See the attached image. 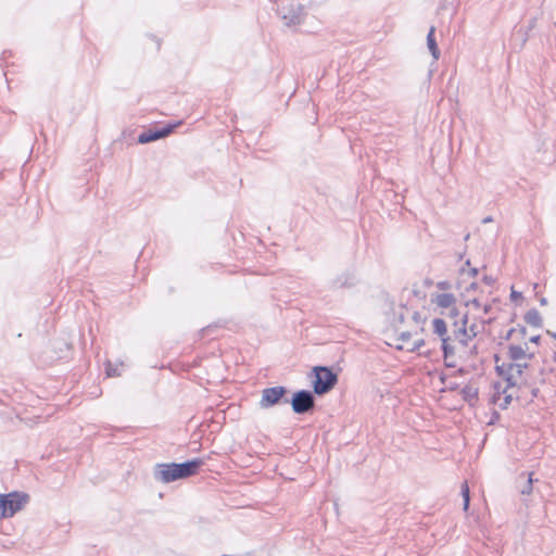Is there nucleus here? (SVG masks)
<instances>
[{
    "label": "nucleus",
    "instance_id": "obj_36",
    "mask_svg": "<svg viewBox=\"0 0 556 556\" xmlns=\"http://www.w3.org/2000/svg\"><path fill=\"white\" fill-rule=\"evenodd\" d=\"M469 275L472 276V277L477 276L478 275V269L477 268H471L469 270Z\"/></svg>",
    "mask_w": 556,
    "mask_h": 556
},
{
    "label": "nucleus",
    "instance_id": "obj_35",
    "mask_svg": "<svg viewBox=\"0 0 556 556\" xmlns=\"http://www.w3.org/2000/svg\"><path fill=\"white\" fill-rule=\"evenodd\" d=\"M471 304H472L473 306H476V307H480V306H481V303L479 302V300H478V299H473V300L471 301Z\"/></svg>",
    "mask_w": 556,
    "mask_h": 556
},
{
    "label": "nucleus",
    "instance_id": "obj_41",
    "mask_svg": "<svg viewBox=\"0 0 556 556\" xmlns=\"http://www.w3.org/2000/svg\"><path fill=\"white\" fill-rule=\"evenodd\" d=\"M476 288H477V283L472 282V283H470V286L468 287L467 290H475Z\"/></svg>",
    "mask_w": 556,
    "mask_h": 556
},
{
    "label": "nucleus",
    "instance_id": "obj_21",
    "mask_svg": "<svg viewBox=\"0 0 556 556\" xmlns=\"http://www.w3.org/2000/svg\"><path fill=\"white\" fill-rule=\"evenodd\" d=\"M533 490V479H532V473H529L528 475V479L525 483V485L522 486V489L520 490L521 494L523 495H529Z\"/></svg>",
    "mask_w": 556,
    "mask_h": 556
},
{
    "label": "nucleus",
    "instance_id": "obj_33",
    "mask_svg": "<svg viewBox=\"0 0 556 556\" xmlns=\"http://www.w3.org/2000/svg\"><path fill=\"white\" fill-rule=\"evenodd\" d=\"M540 340H541L540 336H533L530 338V342H532V343H539Z\"/></svg>",
    "mask_w": 556,
    "mask_h": 556
},
{
    "label": "nucleus",
    "instance_id": "obj_25",
    "mask_svg": "<svg viewBox=\"0 0 556 556\" xmlns=\"http://www.w3.org/2000/svg\"><path fill=\"white\" fill-rule=\"evenodd\" d=\"M437 288L442 291H447L452 288V283L447 280H442L437 283Z\"/></svg>",
    "mask_w": 556,
    "mask_h": 556
},
{
    "label": "nucleus",
    "instance_id": "obj_20",
    "mask_svg": "<svg viewBox=\"0 0 556 556\" xmlns=\"http://www.w3.org/2000/svg\"><path fill=\"white\" fill-rule=\"evenodd\" d=\"M105 371L108 377L121 376L117 365H113L111 362L105 364Z\"/></svg>",
    "mask_w": 556,
    "mask_h": 556
},
{
    "label": "nucleus",
    "instance_id": "obj_47",
    "mask_svg": "<svg viewBox=\"0 0 556 556\" xmlns=\"http://www.w3.org/2000/svg\"><path fill=\"white\" fill-rule=\"evenodd\" d=\"M553 337L556 339V333H553Z\"/></svg>",
    "mask_w": 556,
    "mask_h": 556
},
{
    "label": "nucleus",
    "instance_id": "obj_23",
    "mask_svg": "<svg viewBox=\"0 0 556 556\" xmlns=\"http://www.w3.org/2000/svg\"><path fill=\"white\" fill-rule=\"evenodd\" d=\"M412 338L410 331H401L399 333L397 340H400L402 343H407Z\"/></svg>",
    "mask_w": 556,
    "mask_h": 556
},
{
    "label": "nucleus",
    "instance_id": "obj_37",
    "mask_svg": "<svg viewBox=\"0 0 556 556\" xmlns=\"http://www.w3.org/2000/svg\"><path fill=\"white\" fill-rule=\"evenodd\" d=\"M519 332H520V334H521L522 337H525V336H526V333H527V329H526V327H525V326H521V327L519 328Z\"/></svg>",
    "mask_w": 556,
    "mask_h": 556
},
{
    "label": "nucleus",
    "instance_id": "obj_8",
    "mask_svg": "<svg viewBox=\"0 0 556 556\" xmlns=\"http://www.w3.org/2000/svg\"><path fill=\"white\" fill-rule=\"evenodd\" d=\"M177 125L178 124H167L161 128L144 130L139 135L138 142L146 144L165 138L174 131Z\"/></svg>",
    "mask_w": 556,
    "mask_h": 556
},
{
    "label": "nucleus",
    "instance_id": "obj_34",
    "mask_svg": "<svg viewBox=\"0 0 556 556\" xmlns=\"http://www.w3.org/2000/svg\"><path fill=\"white\" fill-rule=\"evenodd\" d=\"M528 366H529V365H528V363H527V362H522V361H520V369H521V371H522V372L525 371V369H527V368H528Z\"/></svg>",
    "mask_w": 556,
    "mask_h": 556
},
{
    "label": "nucleus",
    "instance_id": "obj_2",
    "mask_svg": "<svg viewBox=\"0 0 556 556\" xmlns=\"http://www.w3.org/2000/svg\"><path fill=\"white\" fill-rule=\"evenodd\" d=\"M495 370L498 376L503 377L506 381V389L519 386L525 381L523 372L520 369V363L517 362H503L500 364V356H494Z\"/></svg>",
    "mask_w": 556,
    "mask_h": 556
},
{
    "label": "nucleus",
    "instance_id": "obj_16",
    "mask_svg": "<svg viewBox=\"0 0 556 556\" xmlns=\"http://www.w3.org/2000/svg\"><path fill=\"white\" fill-rule=\"evenodd\" d=\"M432 327H433V332L437 333L441 338V340L443 338H450L448 336H446V332H447L446 323L442 318H434L432 320Z\"/></svg>",
    "mask_w": 556,
    "mask_h": 556
},
{
    "label": "nucleus",
    "instance_id": "obj_9",
    "mask_svg": "<svg viewBox=\"0 0 556 556\" xmlns=\"http://www.w3.org/2000/svg\"><path fill=\"white\" fill-rule=\"evenodd\" d=\"M204 465V460L202 458H193L184 463H177V473L179 475V479H186L191 476H194L200 467Z\"/></svg>",
    "mask_w": 556,
    "mask_h": 556
},
{
    "label": "nucleus",
    "instance_id": "obj_17",
    "mask_svg": "<svg viewBox=\"0 0 556 556\" xmlns=\"http://www.w3.org/2000/svg\"><path fill=\"white\" fill-rule=\"evenodd\" d=\"M463 399L471 403L472 401L478 400V389L471 384H466L460 391Z\"/></svg>",
    "mask_w": 556,
    "mask_h": 556
},
{
    "label": "nucleus",
    "instance_id": "obj_46",
    "mask_svg": "<svg viewBox=\"0 0 556 556\" xmlns=\"http://www.w3.org/2000/svg\"><path fill=\"white\" fill-rule=\"evenodd\" d=\"M554 359L556 361V351H555Z\"/></svg>",
    "mask_w": 556,
    "mask_h": 556
},
{
    "label": "nucleus",
    "instance_id": "obj_5",
    "mask_svg": "<svg viewBox=\"0 0 556 556\" xmlns=\"http://www.w3.org/2000/svg\"><path fill=\"white\" fill-rule=\"evenodd\" d=\"M314 391L299 390L293 393L289 401L294 414L304 415L312 412L315 407Z\"/></svg>",
    "mask_w": 556,
    "mask_h": 556
},
{
    "label": "nucleus",
    "instance_id": "obj_30",
    "mask_svg": "<svg viewBox=\"0 0 556 556\" xmlns=\"http://www.w3.org/2000/svg\"><path fill=\"white\" fill-rule=\"evenodd\" d=\"M444 365L448 368H454L456 366L455 362L452 361L451 358H448V359L444 358Z\"/></svg>",
    "mask_w": 556,
    "mask_h": 556
},
{
    "label": "nucleus",
    "instance_id": "obj_43",
    "mask_svg": "<svg viewBox=\"0 0 556 556\" xmlns=\"http://www.w3.org/2000/svg\"><path fill=\"white\" fill-rule=\"evenodd\" d=\"M456 372H457L458 375H464V374H465V369H464V368H459Z\"/></svg>",
    "mask_w": 556,
    "mask_h": 556
},
{
    "label": "nucleus",
    "instance_id": "obj_28",
    "mask_svg": "<svg viewBox=\"0 0 556 556\" xmlns=\"http://www.w3.org/2000/svg\"><path fill=\"white\" fill-rule=\"evenodd\" d=\"M518 299H522V294L521 292H518L514 289H511V292H510V300L511 301H517Z\"/></svg>",
    "mask_w": 556,
    "mask_h": 556
},
{
    "label": "nucleus",
    "instance_id": "obj_42",
    "mask_svg": "<svg viewBox=\"0 0 556 556\" xmlns=\"http://www.w3.org/2000/svg\"><path fill=\"white\" fill-rule=\"evenodd\" d=\"M540 304H541V305H546V304H547V300H546L545 298H542V299L540 300Z\"/></svg>",
    "mask_w": 556,
    "mask_h": 556
},
{
    "label": "nucleus",
    "instance_id": "obj_44",
    "mask_svg": "<svg viewBox=\"0 0 556 556\" xmlns=\"http://www.w3.org/2000/svg\"><path fill=\"white\" fill-rule=\"evenodd\" d=\"M425 283H426L427 286H430V285L432 283V281H431L430 279H426V280H425Z\"/></svg>",
    "mask_w": 556,
    "mask_h": 556
},
{
    "label": "nucleus",
    "instance_id": "obj_13",
    "mask_svg": "<svg viewBox=\"0 0 556 556\" xmlns=\"http://www.w3.org/2000/svg\"><path fill=\"white\" fill-rule=\"evenodd\" d=\"M495 393L493 394V402L498 403L502 409H506L513 400V394H508L506 387L502 389L500 382L494 383Z\"/></svg>",
    "mask_w": 556,
    "mask_h": 556
},
{
    "label": "nucleus",
    "instance_id": "obj_1",
    "mask_svg": "<svg viewBox=\"0 0 556 556\" xmlns=\"http://www.w3.org/2000/svg\"><path fill=\"white\" fill-rule=\"evenodd\" d=\"M313 390L317 395L328 393L338 382L337 374L329 367L316 366L313 368Z\"/></svg>",
    "mask_w": 556,
    "mask_h": 556
},
{
    "label": "nucleus",
    "instance_id": "obj_29",
    "mask_svg": "<svg viewBox=\"0 0 556 556\" xmlns=\"http://www.w3.org/2000/svg\"><path fill=\"white\" fill-rule=\"evenodd\" d=\"M412 319L418 325L421 320V316L418 312H413Z\"/></svg>",
    "mask_w": 556,
    "mask_h": 556
},
{
    "label": "nucleus",
    "instance_id": "obj_18",
    "mask_svg": "<svg viewBox=\"0 0 556 556\" xmlns=\"http://www.w3.org/2000/svg\"><path fill=\"white\" fill-rule=\"evenodd\" d=\"M441 341H442V351H443L444 358L448 359V358L453 357L455 354V349L450 343L451 338H443Z\"/></svg>",
    "mask_w": 556,
    "mask_h": 556
},
{
    "label": "nucleus",
    "instance_id": "obj_39",
    "mask_svg": "<svg viewBox=\"0 0 556 556\" xmlns=\"http://www.w3.org/2000/svg\"><path fill=\"white\" fill-rule=\"evenodd\" d=\"M492 220H493V219H492V217H491V216H486V217H484V218H483L482 223H483V224H486V223H491Z\"/></svg>",
    "mask_w": 556,
    "mask_h": 556
},
{
    "label": "nucleus",
    "instance_id": "obj_24",
    "mask_svg": "<svg viewBox=\"0 0 556 556\" xmlns=\"http://www.w3.org/2000/svg\"><path fill=\"white\" fill-rule=\"evenodd\" d=\"M424 344H425V340L424 339H419V340L413 342L412 346L410 348H406V350L409 351V352H415V351H418Z\"/></svg>",
    "mask_w": 556,
    "mask_h": 556
},
{
    "label": "nucleus",
    "instance_id": "obj_4",
    "mask_svg": "<svg viewBox=\"0 0 556 556\" xmlns=\"http://www.w3.org/2000/svg\"><path fill=\"white\" fill-rule=\"evenodd\" d=\"M1 497L4 500L3 509L1 510V518L13 517L29 501V495L23 492L1 494Z\"/></svg>",
    "mask_w": 556,
    "mask_h": 556
},
{
    "label": "nucleus",
    "instance_id": "obj_3",
    "mask_svg": "<svg viewBox=\"0 0 556 556\" xmlns=\"http://www.w3.org/2000/svg\"><path fill=\"white\" fill-rule=\"evenodd\" d=\"M277 13L283 25L288 28L296 27L304 22L306 12L304 5L290 3L278 8Z\"/></svg>",
    "mask_w": 556,
    "mask_h": 556
},
{
    "label": "nucleus",
    "instance_id": "obj_19",
    "mask_svg": "<svg viewBox=\"0 0 556 556\" xmlns=\"http://www.w3.org/2000/svg\"><path fill=\"white\" fill-rule=\"evenodd\" d=\"M352 280H353V278L349 274H344V275L338 277L337 279H334L332 282V286L334 288L352 286L353 285Z\"/></svg>",
    "mask_w": 556,
    "mask_h": 556
},
{
    "label": "nucleus",
    "instance_id": "obj_15",
    "mask_svg": "<svg viewBox=\"0 0 556 556\" xmlns=\"http://www.w3.org/2000/svg\"><path fill=\"white\" fill-rule=\"evenodd\" d=\"M435 28L432 26L427 35V46L434 60L440 58V50L434 38Z\"/></svg>",
    "mask_w": 556,
    "mask_h": 556
},
{
    "label": "nucleus",
    "instance_id": "obj_22",
    "mask_svg": "<svg viewBox=\"0 0 556 556\" xmlns=\"http://www.w3.org/2000/svg\"><path fill=\"white\" fill-rule=\"evenodd\" d=\"M408 312V309L403 306L401 307L400 312H396L394 314V325L396 324H403L405 321V313Z\"/></svg>",
    "mask_w": 556,
    "mask_h": 556
},
{
    "label": "nucleus",
    "instance_id": "obj_40",
    "mask_svg": "<svg viewBox=\"0 0 556 556\" xmlns=\"http://www.w3.org/2000/svg\"><path fill=\"white\" fill-rule=\"evenodd\" d=\"M457 388H458V384H457V383H451V384L448 386V389H450V390H456Z\"/></svg>",
    "mask_w": 556,
    "mask_h": 556
},
{
    "label": "nucleus",
    "instance_id": "obj_45",
    "mask_svg": "<svg viewBox=\"0 0 556 556\" xmlns=\"http://www.w3.org/2000/svg\"><path fill=\"white\" fill-rule=\"evenodd\" d=\"M396 348L400 349V350L405 349L404 344L397 345Z\"/></svg>",
    "mask_w": 556,
    "mask_h": 556
},
{
    "label": "nucleus",
    "instance_id": "obj_32",
    "mask_svg": "<svg viewBox=\"0 0 556 556\" xmlns=\"http://www.w3.org/2000/svg\"><path fill=\"white\" fill-rule=\"evenodd\" d=\"M515 331H516V329H514V328L509 329L505 336V340H509L513 337Z\"/></svg>",
    "mask_w": 556,
    "mask_h": 556
},
{
    "label": "nucleus",
    "instance_id": "obj_7",
    "mask_svg": "<svg viewBox=\"0 0 556 556\" xmlns=\"http://www.w3.org/2000/svg\"><path fill=\"white\" fill-rule=\"evenodd\" d=\"M177 463H161L153 468V477L157 482L170 483L179 479Z\"/></svg>",
    "mask_w": 556,
    "mask_h": 556
},
{
    "label": "nucleus",
    "instance_id": "obj_6",
    "mask_svg": "<svg viewBox=\"0 0 556 556\" xmlns=\"http://www.w3.org/2000/svg\"><path fill=\"white\" fill-rule=\"evenodd\" d=\"M287 393V388L282 386L266 388L262 391L260 406L262 408H269L281 402L289 403V400L286 397Z\"/></svg>",
    "mask_w": 556,
    "mask_h": 556
},
{
    "label": "nucleus",
    "instance_id": "obj_11",
    "mask_svg": "<svg viewBox=\"0 0 556 556\" xmlns=\"http://www.w3.org/2000/svg\"><path fill=\"white\" fill-rule=\"evenodd\" d=\"M507 355L510 362L520 363V361L533 358V353H528V344L525 346L510 344L507 349Z\"/></svg>",
    "mask_w": 556,
    "mask_h": 556
},
{
    "label": "nucleus",
    "instance_id": "obj_26",
    "mask_svg": "<svg viewBox=\"0 0 556 556\" xmlns=\"http://www.w3.org/2000/svg\"><path fill=\"white\" fill-rule=\"evenodd\" d=\"M460 493H462V496H463V501L466 500L467 497H470V491H469V486L467 484V482H464L462 484V488H460Z\"/></svg>",
    "mask_w": 556,
    "mask_h": 556
},
{
    "label": "nucleus",
    "instance_id": "obj_31",
    "mask_svg": "<svg viewBox=\"0 0 556 556\" xmlns=\"http://www.w3.org/2000/svg\"><path fill=\"white\" fill-rule=\"evenodd\" d=\"M463 502H464V504H463V508H464V510L466 511V510H468V508H469L470 497H467V498H466V500H464Z\"/></svg>",
    "mask_w": 556,
    "mask_h": 556
},
{
    "label": "nucleus",
    "instance_id": "obj_12",
    "mask_svg": "<svg viewBox=\"0 0 556 556\" xmlns=\"http://www.w3.org/2000/svg\"><path fill=\"white\" fill-rule=\"evenodd\" d=\"M463 326L455 331V336L458 339L459 343L463 345H467L468 340H471L473 337L478 334V330L476 325H471L469 329L466 328L467 324V315L465 314L462 318Z\"/></svg>",
    "mask_w": 556,
    "mask_h": 556
},
{
    "label": "nucleus",
    "instance_id": "obj_38",
    "mask_svg": "<svg viewBox=\"0 0 556 556\" xmlns=\"http://www.w3.org/2000/svg\"><path fill=\"white\" fill-rule=\"evenodd\" d=\"M490 311H491V305L490 304L484 305V307H483L484 314H489Z\"/></svg>",
    "mask_w": 556,
    "mask_h": 556
},
{
    "label": "nucleus",
    "instance_id": "obj_14",
    "mask_svg": "<svg viewBox=\"0 0 556 556\" xmlns=\"http://www.w3.org/2000/svg\"><path fill=\"white\" fill-rule=\"evenodd\" d=\"M523 319L528 325L534 328H541L543 325L542 317L536 308L529 309L525 314Z\"/></svg>",
    "mask_w": 556,
    "mask_h": 556
},
{
    "label": "nucleus",
    "instance_id": "obj_10",
    "mask_svg": "<svg viewBox=\"0 0 556 556\" xmlns=\"http://www.w3.org/2000/svg\"><path fill=\"white\" fill-rule=\"evenodd\" d=\"M431 301L438 307L448 308L451 317H455L458 315L457 308L455 307L456 298L454 294L447 292L439 293L434 298H432Z\"/></svg>",
    "mask_w": 556,
    "mask_h": 556
},
{
    "label": "nucleus",
    "instance_id": "obj_27",
    "mask_svg": "<svg viewBox=\"0 0 556 556\" xmlns=\"http://www.w3.org/2000/svg\"><path fill=\"white\" fill-rule=\"evenodd\" d=\"M482 281L488 286H493L495 283V278L489 275H484L482 277Z\"/></svg>",
    "mask_w": 556,
    "mask_h": 556
}]
</instances>
